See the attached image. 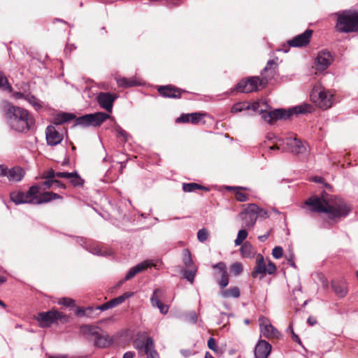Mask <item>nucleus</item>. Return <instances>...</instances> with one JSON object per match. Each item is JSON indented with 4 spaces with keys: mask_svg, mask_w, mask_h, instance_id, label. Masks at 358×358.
<instances>
[{
    "mask_svg": "<svg viewBox=\"0 0 358 358\" xmlns=\"http://www.w3.org/2000/svg\"><path fill=\"white\" fill-rule=\"evenodd\" d=\"M304 204L310 208L313 213L326 214L327 219L338 222L346 217L351 211V208L342 199L329 201L316 195L307 199Z\"/></svg>",
    "mask_w": 358,
    "mask_h": 358,
    "instance_id": "f257e3e1",
    "label": "nucleus"
},
{
    "mask_svg": "<svg viewBox=\"0 0 358 358\" xmlns=\"http://www.w3.org/2000/svg\"><path fill=\"white\" fill-rule=\"evenodd\" d=\"M5 116L10 127L18 132H28L35 123L27 110L10 103L7 105Z\"/></svg>",
    "mask_w": 358,
    "mask_h": 358,
    "instance_id": "f03ea898",
    "label": "nucleus"
},
{
    "mask_svg": "<svg viewBox=\"0 0 358 358\" xmlns=\"http://www.w3.org/2000/svg\"><path fill=\"white\" fill-rule=\"evenodd\" d=\"M311 105L305 103L299 105L288 109L277 108L270 111L260 110L262 117L270 124H273L278 120H287L294 114H306L312 112Z\"/></svg>",
    "mask_w": 358,
    "mask_h": 358,
    "instance_id": "7ed1b4c3",
    "label": "nucleus"
},
{
    "mask_svg": "<svg viewBox=\"0 0 358 358\" xmlns=\"http://www.w3.org/2000/svg\"><path fill=\"white\" fill-rule=\"evenodd\" d=\"M337 17L335 29L338 33L358 32V11L343 10L335 14Z\"/></svg>",
    "mask_w": 358,
    "mask_h": 358,
    "instance_id": "20e7f679",
    "label": "nucleus"
},
{
    "mask_svg": "<svg viewBox=\"0 0 358 358\" xmlns=\"http://www.w3.org/2000/svg\"><path fill=\"white\" fill-rule=\"evenodd\" d=\"M36 320L40 323V327L46 328L50 327L52 324L57 323L58 321H67V317L65 314L57 310H50L47 312H40L38 313Z\"/></svg>",
    "mask_w": 358,
    "mask_h": 358,
    "instance_id": "39448f33",
    "label": "nucleus"
},
{
    "mask_svg": "<svg viewBox=\"0 0 358 358\" xmlns=\"http://www.w3.org/2000/svg\"><path fill=\"white\" fill-rule=\"evenodd\" d=\"M260 78L259 76H250L241 79L234 88L231 89V94L234 92L239 93H250L258 90Z\"/></svg>",
    "mask_w": 358,
    "mask_h": 358,
    "instance_id": "423d86ee",
    "label": "nucleus"
},
{
    "mask_svg": "<svg viewBox=\"0 0 358 358\" xmlns=\"http://www.w3.org/2000/svg\"><path fill=\"white\" fill-rule=\"evenodd\" d=\"M278 142H282V150L289 151L290 152L299 155L303 154L306 152V146L300 139L292 137H287L285 138H279Z\"/></svg>",
    "mask_w": 358,
    "mask_h": 358,
    "instance_id": "0eeeda50",
    "label": "nucleus"
},
{
    "mask_svg": "<svg viewBox=\"0 0 358 358\" xmlns=\"http://www.w3.org/2000/svg\"><path fill=\"white\" fill-rule=\"evenodd\" d=\"M311 101L320 108L327 109L330 108L333 103V95L325 90L318 91L313 89L310 94Z\"/></svg>",
    "mask_w": 358,
    "mask_h": 358,
    "instance_id": "6e6552de",
    "label": "nucleus"
},
{
    "mask_svg": "<svg viewBox=\"0 0 358 358\" xmlns=\"http://www.w3.org/2000/svg\"><path fill=\"white\" fill-rule=\"evenodd\" d=\"M257 210H258V206L255 203L246 205V207L238 215L243 222V227L252 228L255 226L257 220Z\"/></svg>",
    "mask_w": 358,
    "mask_h": 358,
    "instance_id": "1a4fd4ad",
    "label": "nucleus"
},
{
    "mask_svg": "<svg viewBox=\"0 0 358 358\" xmlns=\"http://www.w3.org/2000/svg\"><path fill=\"white\" fill-rule=\"evenodd\" d=\"M334 61V57L327 50H322L318 52L315 60L317 71H322L328 69Z\"/></svg>",
    "mask_w": 358,
    "mask_h": 358,
    "instance_id": "9d476101",
    "label": "nucleus"
},
{
    "mask_svg": "<svg viewBox=\"0 0 358 358\" xmlns=\"http://www.w3.org/2000/svg\"><path fill=\"white\" fill-rule=\"evenodd\" d=\"M277 71L278 64L273 59L268 60L266 66L261 71L262 78H260L259 85H266L274 79Z\"/></svg>",
    "mask_w": 358,
    "mask_h": 358,
    "instance_id": "9b49d317",
    "label": "nucleus"
},
{
    "mask_svg": "<svg viewBox=\"0 0 358 358\" xmlns=\"http://www.w3.org/2000/svg\"><path fill=\"white\" fill-rule=\"evenodd\" d=\"M157 92L162 97L169 99H180L182 93L187 92L186 90H182L172 85L159 86Z\"/></svg>",
    "mask_w": 358,
    "mask_h": 358,
    "instance_id": "f8f14e48",
    "label": "nucleus"
},
{
    "mask_svg": "<svg viewBox=\"0 0 358 358\" xmlns=\"http://www.w3.org/2000/svg\"><path fill=\"white\" fill-rule=\"evenodd\" d=\"M313 31L307 29L303 33L299 34L287 41L288 45L293 48H302L307 46L313 36Z\"/></svg>",
    "mask_w": 358,
    "mask_h": 358,
    "instance_id": "ddd939ff",
    "label": "nucleus"
},
{
    "mask_svg": "<svg viewBox=\"0 0 358 358\" xmlns=\"http://www.w3.org/2000/svg\"><path fill=\"white\" fill-rule=\"evenodd\" d=\"M117 95L110 92H100L96 97V100L101 108L106 111L111 113L113 103L117 99Z\"/></svg>",
    "mask_w": 358,
    "mask_h": 358,
    "instance_id": "4468645a",
    "label": "nucleus"
},
{
    "mask_svg": "<svg viewBox=\"0 0 358 358\" xmlns=\"http://www.w3.org/2000/svg\"><path fill=\"white\" fill-rule=\"evenodd\" d=\"M45 138L47 144L50 146H55L62 143L63 135L61 134L53 125H48L45 129Z\"/></svg>",
    "mask_w": 358,
    "mask_h": 358,
    "instance_id": "2eb2a0df",
    "label": "nucleus"
},
{
    "mask_svg": "<svg viewBox=\"0 0 358 358\" xmlns=\"http://www.w3.org/2000/svg\"><path fill=\"white\" fill-rule=\"evenodd\" d=\"M134 295V292H124L121 296L115 297L114 299H110V301L100 305L97 306V309H99L101 311H105L106 310L115 308L123 302L125 301L126 299L130 298Z\"/></svg>",
    "mask_w": 358,
    "mask_h": 358,
    "instance_id": "dca6fc26",
    "label": "nucleus"
},
{
    "mask_svg": "<svg viewBox=\"0 0 358 358\" xmlns=\"http://www.w3.org/2000/svg\"><path fill=\"white\" fill-rule=\"evenodd\" d=\"M205 116H206V113L202 112L182 113L179 117L176 119V122L198 124Z\"/></svg>",
    "mask_w": 358,
    "mask_h": 358,
    "instance_id": "f3484780",
    "label": "nucleus"
},
{
    "mask_svg": "<svg viewBox=\"0 0 358 358\" xmlns=\"http://www.w3.org/2000/svg\"><path fill=\"white\" fill-rule=\"evenodd\" d=\"M271 345L265 340H259L255 350V358H267L271 352Z\"/></svg>",
    "mask_w": 358,
    "mask_h": 358,
    "instance_id": "a211bd4d",
    "label": "nucleus"
},
{
    "mask_svg": "<svg viewBox=\"0 0 358 358\" xmlns=\"http://www.w3.org/2000/svg\"><path fill=\"white\" fill-rule=\"evenodd\" d=\"M213 268H217L221 275V278L217 280L220 287L221 289L225 288L229 284V274L226 264L223 262H220L214 264Z\"/></svg>",
    "mask_w": 358,
    "mask_h": 358,
    "instance_id": "6ab92c4d",
    "label": "nucleus"
},
{
    "mask_svg": "<svg viewBox=\"0 0 358 358\" xmlns=\"http://www.w3.org/2000/svg\"><path fill=\"white\" fill-rule=\"evenodd\" d=\"M150 266V264H148L146 262H143L133 267H131L128 272L127 273L124 278L120 280L117 286H120L122 284H123L125 281L129 280L131 278H133L137 273L143 271L144 270L147 269Z\"/></svg>",
    "mask_w": 358,
    "mask_h": 358,
    "instance_id": "aec40b11",
    "label": "nucleus"
},
{
    "mask_svg": "<svg viewBox=\"0 0 358 358\" xmlns=\"http://www.w3.org/2000/svg\"><path fill=\"white\" fill-rule=\"evenodd\" d=\"M162 291L160 289H155L151 296L150 302L152 306H156L159 308L162 314H166L169 311V306L164 304L161 300L160 296Z\"/></svg>",
    "mask_w": 358,
    "mask_h": 358,
    "instance_id": "412c9836",
    "label": "nucleus"
},
{
    "mask_svg": "<svg viewBox=\"0 0 358 358\" xmlns=\"http://www.w3.org/2000/svg\"><path fill=\"white\" fill-rule=\"evenodd\" d=\"M93 341L94 345L99 348H106L113 342V338L102 329L98 334V336H96Z\"/></svg>",
    "mask_w": 358,
    "mask_h": 358,
    "instance_id": "4be33fe9",
    "label": "nucleus"
},
{
    "mask_svg": "<svg viewBox=\"0 0 358 358\" xmlns=\"http://www.w3.org/2000/svg\"><path fill=\"white\" fill-rule=\"evenodd\" d=\"M266 274V265L262 255H259L256 259V266L251 272V276L254 278H257L262 279Z\"/></svg>",
    "mask_w": 358,
    "mask_h": 358,
    "instance_id": "5701e85b",
    "label": "nucleus"
},
{
    "mask_svg": "<svg viewBox=\"0 0 358 358\" xmlns=\"http://www.w3.org/2000/svg\"><path fill=\"white\" fill-rule=\"evenodd\" d=\"M110 115L104 112L88 114L89 127H100Z\"/></svg>",
    "mask_w": 358,
    "mask_h": 358,
    "instance_id": "b1692460",
    "label": "nucleus"
},
{
    "mask_svg": "<svg viewBox=\"0 0 358 358\" xmlns=\"http://www.w3.org/2000/svg\"><path fill=\"white\" fill-rule=\"evenodd\" d=\"M260 331L262 335L267 338H280V333L271 323H261Z\"/></svg>",
    "mask_w": 358,
    "mask_h": 358,
    "instance_id": "393cba45",
    "label": "nucleus"
},
{
    "mask_svg": "<svg viewBox=\"0 0 358 358\" xmlns=\"http://www.w3.org/2000/svg\"><path fill=\"white\" fill-rule=\"evenodd\" d=\"M63 197L52 192H45L39 194L38 200L33 201V204H42L50 202L55 199H62Z\"/></svg>",
    "mask_w": 358,
    "mask_h": 358,
    "instance_id": "a878e982",
    "label": "nucleus"
},
{
    "mask_svg": "<svg viewBox=\"0 0 358 358\" xmlns=\"http://www.w3.org/2000/svg\"><path fill=\"white\" fill-rule=\"evenodd\" d=\"M10 198L16 205L22 203L33 204V200H29L28 197H27V192L24 193L22 191H13L10 192Z\"/></svg>",
    "mask_w": 358,
    "mask_h": 358,
    "instance_id": "bb28decb",
    "label": "nucleus"
},
{
    "mask_svg": "<svg viewBox=\"0 0 358 358\" xmlns=\"http://www.w3.org/2000/svg\"><path fill=\"white\" fill-rule=\"evenodd\" d=\"M331 288L335 294L341 298L346 296L348 293L346 283L343 280H334L331 282Z\"/></svg>",
    "mask_w": 358,
    "mask_h": 358,
    "instance_id": "cd10ccee",
    "label": "nucleus"
},
{
    "mask_svg": "<svg viewBox=\"0 0 358 358\" xmlns=\"http://www.w3.org/2000/svg\"><path fill=\"white\" fill-rule=\"evenodd\" d=\"M87 250L92 254L98 256L108 257L113 255V252L110 249L102 247L98 244L89 245L87 246Z\"/></svg>",
    "mask_w": 358,
    "mask_h": 358,
    "instance_id": "c85d7f7f",
    "label": "nucleus"
},
{
    "mask_svg": "<svg viewBox=\"0 0 358 358\" xmlns=\"http://www.w3.org/2000/svg\"><path fill=\"white\" fill-rule=\"evenodd\" d=\"M76 118V115L71 113L60 112L53 118L52 123L55 125H61L69 122Z\"/></svg>",
    "mask_w": 358,
    "mask_h": 358,
    "instance_id": "c756f323",
    "label": "nucleus"
},
{
    "mask_svg": "<svg viewBox=\"0 0 358 358\" xmlns=\"http://www.w3.org/2000/svg\"><path fill=\"white\" fill-rule=\"evenodd\" d=\"M101 329L97 326L84 324L81 327L83 334L89 341L93 340Z\"/></svg>",
    "mask_w": 358,
    "mask_h": 358,
    "instance_id": "7c9ffc66",
    "label": "nucleus"
},
{
    "mask_svg": "<svg viewBox=\"0 0 358 358\" xmlns=\"http://www.w3.org/2000/svg\"><path fill=\"white\" fill-rule=\"evenodd\" d=\"M146 358H160L159 354L155 349L154 339L152 337H147V346L144 351Z\"/></svg>",
    "mask_w": 358,
    "mask_h": 358,
    "instance_id": "2f4dec72",
    "label": "nucleus"
},
{
    "mask_svg": "<svg viewBox=\"0 0 358 358\" xmlns=\"http://www.w3.org/2000/svg\"><path fill=\"white\" fill-rule=\"evenodd\" d=\"M24 176V171L20 166H15L9 169L8 179L10 181L19 182Z\"/></svg>",
    "mask_w": 358,
    "mask_h": 358,
    "instance_id": "473e14b6",
    "label": "nucleus"
},
{
    "mask_svg": "<svg viewBox=\"0 0 358 358\" xmlns=\"http://www.w3.org/2000/svg\"><path fill=\"white\" fill-rule=\"evenodd\" d=\"M117 84L119 87L122 88H129L134 86H138V83L133 78H127L125 77L117 78H116Z\"/></svg>",
    "mask_w": 358,
    "mask_h": 358,
    "instance_id": "72a5a7b5",
    "label": "nucleus"
},
{
    "mask_svg": "<svg viewBox=\"0 0 358 358\" xmlns=\"http://www.w3.org/2000/svg\"><path fill=\"white\" fill-rule=\"evenodd\" d=\"M196 189H201L206 192L210 191V189L208 187L201 185L200 184L196 182H189V183H183L182 184V190L185 192H192L196 191Z\"/></svg>",
    "mask_w": 358,
    "mask_h": 358,
    "instance_id": "f704fd0d",
    "label": "nucleus"
},
{
    "mask_svg": "<svg viewBox=\"0 0 358 358\" xmlns=\"http://www.w3.org/2000/svg\"><path fill=\"white\" fill-rule=\"evenodd\" d=\"M143 338L141 339L140 338H137L133 341V346L135 349H136L139 353L144 352L146 349L147 346V336L146 333L144 332L143 334Z\"/></svg>",
    "mask_w": 358,
    "mask_h": 358,
    "instance_id": "c9c22d12",
    "label": "nucleus"
},
{
    "mask_svg": "<svg viewBox=\"0 0 358 358\" xmlns=\"http://www.w3.org/2000/svg\"><path fill=\"white\" fill-rule=\"evenodd\" d=\"M220 294L222 297L227 299V298H238L240 296V289L238 287H231L228 289H226L224 290H222L220 292Z\"/></svg>",
    "mask_w": 358,
    "mask_h": 358,
    "instance_id": "e433bc0d",
    "label": "nucleus"
},
{
    "mask_svg": "<svg viewBox=\"0 0 358 358\" xmlns=\"http://www.w3.org/2000/svg\"><path fill=\"white\" fill-rule=\"evenodd\" d=\"M0 90L8 92H13V87L10 84L7 76L0 70Z\"/></svg>",
    "mask_w": 358,
    "mask_h": 358,
    "instance_id": "4c0bfd02",
    "label": "nucleus"
},
{
    "mask_svg": "<svg viewBox=\"0 0 358 358\" xmlns=\"http://www.w3.org/2000/svg\"><path fill=\"white\" fill-rule=\"evenodd\" d=\"M41 188V187L37 185L31 186L27 192V197H28L29 200H38Z\"/></svg>",
    "mask_w": 358,
    "mask_h": 358,
    "instance_id": "58836bf2",
    "label": "nucleus"
},
{
    "mask_svg": "<svg viewBox=\"0 0 358 358\" xmlns=\"http://www.w3.org/2000/svg\"><path fill=\"white\" fill-rule=\"evenodd\" d=\"M71 174H73L71 178L70 183L75 187H81L85 183V180L80 176L78 173L76 171L71 172Z\"/></svg>",
    "mask_w": 358,
    "mask_h": 358,
    "instance_id": "ea45409f",
    "label": "nucleus"
},
{
    "mask_svg": "<svg viewBox=\"0 0 358 358\" xmlns=\"http://www.w3.org/2000/svg\"><path fill=\"white\" fill-rule=\"evenodd\" d=\"M182 262L186 268L194 267L192 254L189 249H185L182 252Z\"/></svg>",
    "mask_w": 358,
    "mask_h": 358,
    "instance_id": "a19ab883",
    "label": "nucleus"
},
{
    "mask_svg": "<svg viewBox=\"0 0 358 358\" xmlns=\"http://www.w3.org/2000/svg\"><path fill=\"white\" fill-rule=\"evenodd\" d=\"M266 138L268 140V141H275V145L271 146L269 148V149L271 150H281L282 148V146H283V143L282 142H278V139L280 138L279 137H278L274 133H268L267 134Z\"/></svg>",
    "mask_w": 358,
    "mask_h": 358,
    "instance_id": "79ce46f5",
    "label": "nucleus"
},
{
    "mask_svg": "<svg viewBox=\"0 0 358 358\" xmlns=\"http://www.w3.org/2000/svg\"><path fill=\"white\" fill-rule=\"evenodd\" d=\"M240 251L243 257H250L253 255L252 245L248 242H245L241 247Z\"/></svg>",
    "mask_w": 358,
    "mask_h": 358,
    "instance_id": "37998d69",
    "label": "nucleus"
},
{
    "mask_svg": "<svg viewBox=\"0 0 358 358\" xmlns=\"http://www.w3.org/2000/svg\"><path fill=\"white\" fill-rule=\"evenodd\" d=\"M250 106L248 102H239L233 105L231 109V112L233 113H237L243 110H249Z\"/></svg>",
    "mask_w": 358,
    "mask_h": 358,
    "instance_id": "c03bdc74",
    "label": "nucleus"
},
{
    "mask_svg": "<svg viewBox=\"0 0 358 358\" xmlns=\"http://www.w3.org/2000/svg\"><path fill=\"white\" fill-rule=\"evenodd\" d=\"M31 105H32L36 110H38L42 108L41 104L38 102L36 97L33 95L30 92H27L25 99Z\"/></svg>",
    "mask_w": 358,
    "mask_h": 358,
    "instance_id": "a18cd8bd",
    "label": "nucleus"
},
{
    "mask_svg": "<svg viewBox=\"0 0 358 358\" xmlns=\"http://www.w3.org/2000/svg\"><path fill=\"white\" fill-rule=\"evenodd\" d=\"M187 268V269H185L183 271V277L191 283H193L196 272V268L195 266Z\"/></svg>",
    "mask_w": 358,
    "mask_h": 358,
    "instance_id": "49530a36",
    "label": "nucleus"
},
{
    "mask_svg": "<svg viewBox=\"0 0 358 358\" xmlns=\"http://www.w3.org/2000/svg\"><path fill=\"white\" fill-rule=\"evenodd\" d=\"M74 126H80L83 127H89L88 114L73 119Z\"/></svg>",
    "mask_w": 358,
    "mask_h": 358,
    "instance_id": "de8ad7c7",
    "label": "nucleus"
},
{
    "mask_svg": "<svg viewBox=\"0 0 358 358\" xmlns=\"http://www.w3.org/2000/svg\"><path fill=\"white\" fill-rule=\"evenodd\" d=\"M184 320L185 322L191 324H196L198 320V316L195 311H189L184 314Z\"/></svg>",
    "mask_w": 358,
    "mask_h": 358,
    "instance_id": "09e8293b",
    "label": "nucleus"
},
{
    "mask_svg": "<svg viewBox=\"0 0 358 358\" xmlns=\"http://www.w3.org/2000/svg\"><path fill=\"white\" fill-rule=\"evenodd\" d=\"M101 311L99 309H97V306H88L86 307V317L89 318H96L99 317Z\"/></svg>",
    "mask_w": 358,
    "mask_h": 358,
    "instance_id": "8fccbe9b",
    "label": "nucleus"
},
{
    "mask_svg": "<svg viewBox=\"0 0 358 358\" xmlns=\"http://www.w3.org/2000/svg\"><path fill=\"white\" fill-rule=\"evenodd\" d=\"M115 131L117 133V137H122L124 142H127L130 137V135L124 131L119 124H115Z\"/></svg>",
    "mask_w": 358,
    "mask_h": 358,
    "instance_id": "3c124183",
    "label": "nucleus"
},
{
    "mask_svg": "<svg viewBox=\"0 0 358 358\" xmlns=\"http://www.w3.org/2000/svg\"><path fill=\"white\" fill-rule=\"evenodd\" d=\"M243 271V265L241 262H234L230 266V272L234 275H240Z\"/></svg>",
    "mask_w": 358,
    "mask_h": 358,
    "instance_id": "603ef678",
    "label": "nucleus"
},
{
    "mask_svg": "<svg viewBox=\"0 0 358 358\" xmlns=\"http://www.w3.org/2000/svg\"><path fill=\"white\" fill-rule=\"evenodd\" d=\"M209 232L208 229L206 228H202L199 229L197 232V238L201 243H204L205 241H206L209 238Z\"/></svg>",
    "mask_w": 358,
    "mask_h": 358,
    "instance_id": "864d4df0",
    "label": "nucleus"
},
{
    "mask_svg": "<svg viewBox=\"0 0 358 358\" xmlns=\"http://www.w3.org/2000/svg\"><path fill=\"white\" fill-rule=\"evenodd\" d=\"M234 196L238 201L245 202L249 200V196L245 193H243L241 190L235 192Z\"/></svg>",
    "mask_w": 358,
    "mask_h": 358,
    "instance_id": "5fc2aeb1",
    "label": "nucleus"
},
{
    "mask_svg": "<svg viewBox=\"0 0 358 358\" xmlns=\"http://www.w3.org/2000/svg\"><path fill=\"white\" fill-rule=\"evenodd\" d=\"M59 303L66 307L75 306V301L71 298L64 297L61 299Z\"/></svg>",
    "mask_w": 358,
    "mask_h": 358,
    "instance_id": "6e6d98bb",
    "label": "nucleus"
},
{
    "mask_svg": "<svg viewBox=\"0 0 358 358\" xmlns=\"http://www.w3.org/2000/svg\"><path fill=\"white\" fill-rule=\"evenodd\" d=\"M272 255L275 259H280L283 255V249L280 246H275L272 250Z\"/></svg>",
    "mask_w": 358,
    "mask_h": 358,
    "instance_id": "4d7b16f0",
    "label": "nucleus"
},
{
    "mask_svg": "<svg viewBox=\"0 0 358 358\" xmlns=\"http://www.w3.org/2000/svg\"><path fill=\"white\" fill-rule=\"evenodd\" d=\"M285 258H286V259L287 261V264L290 266H292V267H293L294 268H296V264L294 262V252L292 251H289V254L285 255Z\"/></svg>",
    "mask_w": 358,
    "mask_h": 358,
    "instance_id": "13d9d810",
    "label": "nucleus"
},
{
    "mask_svg": "<svg viewBox=\"0 0 358 358\" xmlns=\"http://www.w3.org/2000/svg\"><path fill=\"white\" fill-rule=\"evenodd\" d=\"M277 271V267L275 264L271 261L268 260V264L266 265V273L269 275H273Z\"/></svg>",
    "mask_w": 358,
    "mask_h": 358,
    "instance_id": "bf43d9fd",
    "label": "nucleus"
},
{
    "mask_svg": "<svg viewBox=\"0 0 358 358\" xmlns=\"http://www.w3.org/2000/svg\"><path fill=\"white\" fill-rule=\"evenodd\" d=\"M257 216L263 219H266L269 217V213L264 208H260L258 206V210H257Z\"/></svg>",
    "mask_w": 358,
    "mask_h": 358,
    "instance_id": "052dcab7",
    "label": "nucleus"
},
{
    "mask_svg": "<svg viewBox=\"0 0 358 358\" xmlns=\"http://www.w3.org/2000/svg\"><path fill=\"white\" fill-rule=\"evenodd\" d=\"M55 174H56V172L52 169H50L48 171L43 173V174L42 176V178L55 180V178L56 177Z\"/></svg>",
    "mask_w": 358,
    "mask_h": 358,
    "instance_id": "680f3d73",
    "label": "nucleus"
},
{
    "mask_svg": "<svg viewBox=\"0 0 358 358\" xmlns=\"http://www.w3.org/2000/svg\"><path fill=\"white\" fill-rule=\"evenodd\" d=\"M229 192L234 191V192L238 190H245L249 191L250 189L246 187H241V186H225L224 187Z\"/></svg>",
    "mask_w": 358,
    "mask_h": 358,
    "instance_id": "e2e57ef3",
    "label": "nucleus"
},
{
    "mask_svg": "<svg viewBox=\"0 0 358 358\" xmlns=\"http://www.w3.org/2000/svg\"><path fill=\"white\" fill-rule=\"evenodd\" d=\"M208 347L213 351L216 352L217 350V343L214 338L210 337L208 341Z\"/></svg>",
    "mask_w": 358,
    "mask_h": 358,
    "instance_id": "0e129e2a",
    "label": "nucleus"
},
{
    "mask_svg": "<svg viewBox=\"0 0 358 358\" xmlns=\"http://www.w3.org/2000/svg\"><path fill=\"white\" fill-rule=\"evenodd\" d=\"M55 183V180L46 179L45 181L41 182V187H43L44 189H50Z\"/></svg>",
    "mask_w": 358,
    "mask_h": 358,
    "instance_id": "69168bd1",
    "label": "nucleus"
},
{
    "mask_svg": "<svg viewBox=\"0 0 358 358\" xmlns=\"http://www.w3.org/2000/svg\"><path fill=\"white\" fill-rule=\"evenodd\" d=\"M75 314L78 317H86V308L77 307Z\"/></svg>",
    "mask_w": 358,
    "mask_h": 358,
    "instance_id": "338daca9",
    "label": "nucleus"
},
{
    "mask_svg": "<svg viewBox=\"0 0 358 358\" xmlns=\"http://www.w3.org/2000/svg\"><path fill=\"white\" fill-rule=\"evenodd\" d=\"M292 339L294 342L298 343L299 345L304 348L299 336L296 334H295L294 329H292Z\"/></svg>",
    "mask_w": 358,
    "mask_h": 358,
    "instance_id": "774afa93",
    "label": "nucleus"
}]
</instances>
